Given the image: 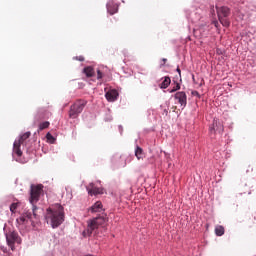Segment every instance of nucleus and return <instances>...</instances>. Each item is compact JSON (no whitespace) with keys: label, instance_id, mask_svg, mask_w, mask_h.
<instances>
[{"label":"nucleus","instance_id":"obj_1","mask_svg":"<svg viewBox=\"0 0 256 256\" xmlns=\"http://www.w3.org/2000/svg\"><path fill=\"white\" fill-rule=\"evenodd\" d=\"M45 217L47 223H50L53 229H57L65 221L63 206L61 204H55L51 208H48Z\"/></svg>","mask_w":256,"mask_h":256},{"label":"nucleus","instance_id":"obj_2","mask_svg":"<svg viewBox=\"0 0 256 256\" xmlns=\"http://www.w3.org/2000/svg\"><path fill=\"white\" fill-rule=\"evenodd\" d=\"M107 223V218L105 216H98L88 221L87 229L83 231L84 237H91L93 235V231H97L101 225H105Z\"/></svg>","mask_w":256,"mask_h":256},{"label":"nucleus","instance_id":"obj_3","mask_svg":"<svg viewBox=\"0 0 256 256\" xmlns=\"http://www.w3.org/2000/svg\"><path fill=\"white\" fill-rule=\"evenodd\" d=\"M41 193H43V185H32L30 190V203L33 205L32 207V213L33 217L37 218V206H35V203H37L41 197Z\"/></svg>","mask_w":256,"mask_h":256},{"label":"nucleus","instance_id":"obj_4","mask_svg":"<svg viewBox=\"0 0 256 256\" xmlns=\"http://www.w3.org/2000/svg\"><path fill=\"white\" fill-rule=\"evenodd\" d=\"M216 11L221 25H223V27H229V25H231V21H229L231 9H229V7L226 6H216Z\"/></svg>","mask_w":256,"mask_h":256},{"label":"nucleus","instance_id":"obj_5","mask_svg":"<svg viewBox=\"0 0 256 256\" xmlns=\"http://www.w3.org/2000/svg\"><path fill=\"white\" fill-rule=\"evenodd\" d=\"M87 105L86 100H77L73 105L70 106L69 110V118L70 119H77L81 113H83V109H85Z\"/></svg>","mask_w":256,"mask_h":256},{"label":"nucleus","instance_id":"obj_6","mask_svg":"<svg viewBox=\"0 0 256 256\" xmlns=\"http://www.w3.org/2000/svg\"><path fill=\"white\" fill-rule=\"evenodd\" d=\"M29 137H31V132H25L22 136H20L19 140L14 142L13 151L18 157L23 155V151H21V145H23V143H25Z\"/></svg>","mask_w":256,"mask_h":256},{"label":"nucleus","instance_id":"obj_7","mask_svg":"<svg viewBox=\"0 0 256 256\" xmlns=\"http://www.w3.org/2000/svg\"><path fill=\"white\" fill-rule=\"evenodd\" d=\"M6 241L8 246L11 247L12 251L15 249V243L21 245V237H19V234L15 231L9 232L6 235Z\"/></svg>","mask_w":256,"mask_h":256},{"label":"nucleus","instance_id":"obj_8","mask_svg":"<svg viewBox=\"0 0 256 256\" xmlns=\"http://www.w3.org/2000/svg\"><path fill=\"white\" fill-rule=\"evenodd\" d=\"M224 127L223 122L219 119H214L212 123V127H210L211 135H215L216 133H223Z\"/></svg>","mask_w":256,"mask_h":256},{"label":"nucleus","instance_id":"obj_9","mask_svg":"<svg viewBox=\"0 0 256 256\" xmlns=\"http://www.w3.org/2000/svg\"><path fill=\"white\" fill-rule=\"evenodd\" d=\"M86 190L88 191V194L93 197V195H103V188H99L95 186L94 183H90L87 187Z\"/></svg>","mask_w":256,"mask_h":256},{"label":"nucleus","instance_id":"obj_10","mask_svg":"<svg viewBox=\"0 0 256 256\" xmlns=\"http://www.w3.org/2000/svg\"><path fill=\"white\" fill-rule=\"evenodd\" d=\"M29 219H33V213L25 212L18 219H16L17 225L19 227H21V225H26V223H27V221H29Z\"/></svg>","mask_w":256,"mask_h":256},{"label":"nucleus","instance_id":"obj_11","mask_svg":"<svg viewBox=\"0 0 256 256\" xmlns=\"http://www.w3.org/2000/svg\"><path fill=\"white\" fill-rule=\"evenodd\" d=\"M174 99H176V101H178V103L181 104V107L187 106V94L185 92H177L174 95Z\"/></svg>","mask_w":256,"mask_h":256},{"label":"nucleus","instance_id":"obj_12","mask_svg":"<svg viewBox=\"0 0 256 256\" xmlns=\"http://www.w3.org/2000/svg\"><path fill=\"white\" fill-rule=\"evenodd\" d=\"M43 119H47V111L40 108L34 117V125H37V123H39V121H43Z\"/></svg>","mask_w":256,"mask_h":256},{"label":"nucleus","instance_id":"obj_13","mask_svg":"<svg viewBox=\"0 0 256 256\" xmlns=\"http://www.w3.org/2000/svg\"><path fill=\"white\" fill-rule=\"evenodd\" d=\"M105 97L107 101L113 103L114 101H117V97H119V92H117V90H110L105 94Z\"/></svg>","mask_w":256,"mask_h":256},{"label":"nucleus","instance_id":"obj_14","mask_svg":"<svg viewBox=\"0 0 256 256\" xmlns=\"http://www.w3.org/2000/svg\"><path fill=\"white\" fill-rule=\"evenodd\" d=\"M91 213H101L103 211V203L101 201H97L94 205L89 209Z\"/></svg>","mask_w":256,"mask_h":256},{"label":"nucleus","instance_id":"obj_15","mask_svg":"<svg viewBox=\"0 0 256 256\" xmlns=\"http://www.w3.org/2000/svg\"><path fill=\"white\" fill-rule=\"evenodd\" d=\"M107 11L110 15H115L119 11V6L113 2L107 4Z\"/></svg>","mask_w":256,"mask_h":256},{"label":"nucleus","instance_id":"obj_16","mask_svg":"<svg viewBox=\"0 0 256 256\" xmlns=\"http://www.w3.org/2000/svg\"><path fill=\"white\" fill-rule=\"evenodd\" d=\"M169 85H171V78L166 76V77H164V80L160 84V87H161V89H167V87H169Z\"/></svg>","mask_w":256,"mask_h":256},{"label":"nucleus","instance_id":"obj_17","mask_svg":"<svg viewBox=\"0 0 256 256\" xmlns=\"http://www.w3.org/2000/svg\"><path fill=\"white\" fill-rule=\"evenodd\" d=\"M215 233L217 237H222V235H225V228L221 225H218L215 227Z\"/></svg>","mask_w":256,"mask_h":256},{"label":"nucleus","instance_id":"obj_18","mask_svg":"<svg viewBox=\"0 0 256 256\" xmlns=\"http://www.w3.org/2000/svg\"><path fill=\"white\" fill-rule=\"evenodd\" d=\"M84 73L86 77H93V75H95V70L93 69V67L88 66L84 68Z\"/></svg>","mask_w":256,"mask_h":256},{"label":"nucleus","instance_id":"obj_19","mask_svg":"<svg viewBox=\"0 0 256 256\" xmlns=\"http://www.w3.org/2000/svg\"><path fill=\"white\" fill-rule=\"evenodd\" d=\"M135 155L137 159H143V149L139 146L136 147Z\"/></svg>","mask_w":256,"mask_h":256},{"label":"nucleus","instance_id":"obj_20","mask_svg":"<svg viewBox=\"0 0 256 256\" xmlns=\"http://www.w3.org/2000/svg\"><path fill=\"white\" fill-rule=\"evenodd\" d=\"M50 123L49 121H45L39 124V131H43L44 129H48Z\"/></svg>","mask_w":256,"mask_h":256},{"label":"nucleus","instance_id":"obj_21","mask_svg":"<svg viewBox=\"0 0 256 256\" xmlns=\"http://www.w3.org/2000/svg\"><path fill=\"white\" fill-rule=\"evenodd\" d=\"M17 207H19V202H14L10 205V211L11 213H15L17 211Z\"/></svg>","mask_w":256,"mask_h":256},{"label":"nucleus","instance_id":"obj_22","mask_svg":"<svg viewBox=\"0 0 256 256\" xmlns=\"http://www.w3.org/2000/svg\"><path fill=\"white\" fill-rule=\"evenodd\" d=\"M46 139L49 141V143H55V137H53V135H51L49 132L46 134Z\"/></svg>","mask_w":256,"mask_h":256},{"label":"nucleus","instance_id":"obj_23","mask_svg":"<svg viewBox=\"0 0 256 256\" xmlns=\"http://www.w3.org/2000/svg\"><path fill=\"white\" fill-rule=\"evenodd\" d=\"M181 89V85L179 83H176V85L173 87V89L168 90L169 93H175V91H179Z\"/></svg>","mask_w":256,"mask_h":256},{"label":"nucleus","instance_id":"obj_24","mask_svg":"<svg viewBox=\"0 0 256 256\" xmlns=\"http://www.w3.org/2000/svg\"><path fill=\"white\" fill-rule=\"evenodd\" d=\"M97 79H103V72L101 70H97Z\"/></svg>","mask_w":256,"mask_h":256},{"label":"nucleus","instance_id":"obj_25","mask_svg":"<svg viewBox=\"0 0 256 256\" xmlns=\"http://www.w3.org/2000/svg\"><path fill=\"white\" fill-rule=\"evenodd\" d=\"M75 59L76 61H81V62L85 61V57L83 56H76Z\"/></svg>","mask_w":256,"mask_h":256},{"label":"nucleus","instance_id":"obj_26","mask_svg":"<svg viewBox=\"0 0 256 256\" xmlns=\"http://www.w3.org/2000/svg\"><path fill=\"white\" fill-rule=\"evenodd\" d=\"M213 25H214L215 27H219V22H218V21H214V22H213Z\"/></svg>","mask_w":256,"mask_h":256},{"label":"nucleus","instance_id":"obj_27","mask_svg":"<svg viewBox=\"0 0 256 256\" xmlns=\"http://www.w3.org/2000/svg\"><path fill=\"white\" fill-rule=\"evenodd\" d=\"M176 71H177V73H179V75H181V69L180 68H177Z\"/></svg>","mask_w":256,"mask_h":256},{"label":"nucleus","instance_id":"obj_28","mask_svg":"<svg viewBox=\"0 0 256 256\" xmlns=\"http://www.w3.org/2000/svg\"><path fill=\"white\" fill-rule=\"evenodd\" d=\"M192 95H199V92L194 91V92H192Z\"/></svg>","mask_w":256,"mask_h":256},{"label":"nucleus","instance_id":"obj_29","mask_svg":"<svg viewBox=\"0 0 256 256\" xmlns=\"http://www.w3.org/2000/svg\"><path fill=\"white\" fill-rule=\"evenodd\" d=\"M162 61L163 63H167V58H164Z\"/></svg>","mask_w":256,"mask_h":256}]
</instances>
